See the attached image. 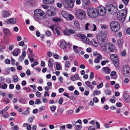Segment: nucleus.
I'll use <instances>...</instances> for the list:
<instances>
[{"instance_id": "1", "label": "nucleus", "mask_w": 130, "mask_h": 130, "mask_svg": "<svg viewBox=\"0 0 130 130\" xmlns=\"http://www.w3.org/2000/svg\"><path fill=\"white\" fill-rule=\"evenodd\" d=\"M87 15L90 18H95L98 16V10L94 8L88 9L87 11Z\"/></svg>"}, {"instance_id": "2", "label": "nucleus", "mask_w": 130, "mask_h": 130, "mask_svg": "<svg viewBox=\"0 0 130 130\" xmlns=\"http://www.w3.org/2000/svg\"><path fill=\"white\" fill-rule=\"evenodd\" d=\"M108 14H115L117 11V8L116 6L112 4L107 5L106 7Z\"/></svg>"}, {"instance_id": "3", "label": "nucleus", "mask_w": 130, "mask_h": 130, "mask_svg": "<svg viewBox=\"0 0 130 130\" xmlns=\"http://www.w3.org/2000/svg\"><path fill=\"white\" fill-rule=\"evenodd\" d=\"M35 17L38 19L42 20L45 18L44 12L40 9H37L34 11Z\"/></svg>"}, {"instance_id": "4", "label": "nucleus", "mask_w": 130, "mask_h": 130, "mask_svg": "<svg viewBox=\"0 0 130 130\" xmlns=\"http://www.w3.org/2000/svg\"><path fill=\"white\" fill-rule=\"evenodd\" d=\"M75 14L77 17L80 20L84 19L87 16L85 11L81 9H78L76 10Z\"/></svg>"}, {"instance_id": "5", "label": "nucleus", "mask_w": 130, "mask_h": 130, "mask_svg": "<svg viewBox=\"0 0 130 130\" xmlns=\"http://www.w3.org/2000/svg\"><path fill=\"white\" fill-rule=\"evenodd\" d=\"M110 27L111 30L115 32L118 31L120 28L119 23L116 21L111 22L110 23Z\"/></svg>"}, {"instance_id": "6", "label": "nucleus", "mask_w": 130, "mask_h": 130, "mask_svg": "<svg viewBox=\"0 0 130 130\" xmlns=\"http://www.w3.org/2000/svg\"><path fill=\"white\" fill-rule=\"evenodd\" d=\"M76 36L84 43L88 44H90L91 43L90 39L84 35L82 34H78L76 35Z\"/></svg>"}, {"instance_id": "7", "label": "nucleus", "mask_w": 130, "mask_h": 130, "mask_svg": "<svg viewBox=\"0 0 130 130\" xmlns=\"http://www.w3.org/2000/svg\"><path fill=\"white\" fill-rule=\"evenodd\" d=\"M97 40L99 43L106 42L107 40V35L105 33H102L98 37Z\"/></svg>"}, {"instance_id": "8", "label": "nucleus", "mask_w": 130, "mask_h": 130, "mask_svg": "<svg viewBox=\"0 0 130 130\" xmlns=\"http://www.w3.org/2000/svg\"><path fill=\"white\" fill-rule=\"evenodd\" d=\"M85 28L87 30L95 31L96 30V27L95 24L87 23L86 24Z\"/></svg>"}, {"instance_id": "9", "label": "nucleus", "mask_w": 130, "mask_h": 130, "mask_svg": "<svg viewBox=\"0 0 130 130\" xmlns=\"http://www.w3.org/2000/svg\"><path fill=\"white\" fill-rule=\"evenodd\" d=\"M98 15L99 14L101 16L104 15L106 13V10L105 8L103 6H99L98 9Z\"/></svg>"}, {"instance_id": "10", "label": "nucleus", "mask_w": 130, "mask_h": 130, "mask_svg": "<svg viewBox=\"0 0 130 130\" xmlns=\"http://www.w3.org/2000/svg\"><path fill=\"white\" fill-rule=\"evenodd\" d=\"M116 47L115 46L111 43H109V46L107 50V52L110 53L115 51Z\"/></svg>"}, {"instance_id": "11", "label": "nucleus", "mask_w": 130, "mask_h": 130, "mask_svg": "<svg viewBox=\"0 0 130 130\" xmlns=\"http://www.w3.org/2000/svg\"><path fill=\"white\" fill-rule=\"evenodd\" d=\"M106 42H104L101 43L100 45L103 50L104 51L107 52V50L109 46V43H107Z\"/></svg>"}, {"instance_id": "12", "label": "nucleus", "mask_w": 130, "mask_h": 130, "mask_svg": "<svg viewBox=\"0 0 130 130\" xmlns=\"http://www.w3.org/2000/svg\"><path fill=\"white\" fill-rule=\"evenodd\" d=\"M54 9L53 7H51L49 9H48L46 11V13L49 16H53L55 14L54 12Z\"/></svg>"}, {"instance_id": "13", "label": "nucleus", "mask_w": 130, "mask_h": 130, "mask_svg": "<svg viewBox=\"0 0 130 130\" xmlns=\"http://www.w3.org/2000/svg\"><path fill=\"white\" fill-rule=\"evenodd\" d=\"M73 49L74 52L76 54L79 53L82 50V48L80 47H78L75 45H74Z\"/></svg>"}, {"instance_id": "14", "label": "nucleus", "mask_w": 130, "mask_h": 130, "mask_svg": "<svg viewBox=\"0 0 130 130\" xmlns=\"http://www.w3.org/2000/svg\"><path fill=\"white\" fill-rule=\"evenodd\" d=\"M16 19L14 18H12L5 21V24H14L16 23Z\"/></svg>"}, {"instance_id": "15", "label": "nucleus", "mask_w": 130, "mask_h": 130, "mask_svg": "<svg viewBox=\"0 0 130 130\" xmlns=\"http://www.w3.org/2000/svg\"><path fill=\"white\" fill-rule=\"evenodd\" d=\"M129 71V67L128 66H125L123 67V72L124 74L125 73L128 74Z\"/></svg>"}, {"instance_id": "16", "label": "nucleus", "mask_w": 130, "mask_h": 130, "mask_svg": "<svg viewBox=\"0 0 130 130\" xmlns=\"http://www.w3.org/2000/svg\"><path fill=\"white\" fill-rule=\"evenodd\" d=\"M67 43L65 41H62L60 42V46L61 48L63 49H66L67 48Z\"/></svg>"}, {"instance_id": "17", "label": "nucleus", "mask_w": 130, "mask_h": 130, "mask_svg": "<svg viewBox=\"0 0 130 130\" xmlns=\"http://www.w3.org/2000/svg\"><path fill=\"white\" fill-rule=\"evenodd\" d=\"M121 15L122 16V18L125 19L126 17L127 12V9L125 8L121 10Z\"/></svg>"}, {"instance_id": "18", "label": "nucleus", "mask_w": 130, "mask_h": 130, "mask_svg": "<svg viewBox=\"0 0 130 130\" xmlns=\"http://www.w3.org/2000/svg\"><path fill=\"white\" fill-rule=\"evenodd\" d=\"M102 71L107 74H109L111 71V70L108 67H103L102 69Z\"/></svg>"}, {"instance_id": "19", "label": "nucleus", "mask_w": 130, "mask_h": 130, "mask_svg": "<svg viewBox=\"0 0 130 130\" xmlns=\"http://www.w3.org/2000/svg\"><path fill=\"white\" fill-rule=\"evenodd\" d=\"M110 57L113 62L116 61H118V59L117 55L115 54H111L110 55Z\"/></svg>"}, {"instance_id": "20", "label": "nucleus", "mask_w": 130, "mask_h": 130, "mask_svg": "<svg viewBox=\"0 0 130 130\" xmlns=\"http://www.w3.org/2000/svg\"><path fill=\"white\" fill-rule=\"evenodd\" d=\"M123 40L121 39H119L117 41V44L119 48H121L122 47L123 44Z\"/></svg>"}, {"instance_id": "21", "label": "nucleus", "mask_w": 130, "mask_h": 130, "mask_svg": "<svg viewBox=\"0 0 130 130\" xmlns=\"http://www.w3.org/2000/svg\"><path fill=\"white\" fill-rule=\"evenodd\" d=\"M20 49L17 48L14 50L12 52V54L14 56H17L20 53Z\"/></svg>"}, {"instance_id": "22", "label": "nucleus", "mask_w": 130, "mask_h": 130, "mask_svg": "<svg viewBox=\"0 0 130 130\" xmlns=\"http://www.w3.org/2000/svg\"><path fill=\"white\" fill-rule=\"evenodd\" d=\"M124 97L125 100L127 102H129L130 101V96L128 94L125 93L124 94Z\"/></svg>"}, {"instance_id": "23", "label": "nucleus", "mask_w": 130, "mask_h": 130, "mask_svg": "<svg viewBox=\"0 0 130 130\" xmlns=\"http://www.w3.org/2000/svg\"><path fill=\"white\" fill-rule=\"evenodd\" d=\"M102 56L100 54L98 55L97 58L95 59L94 60V62L96 63H99L100 62V60H102Z\"/></svg>"}, {"instance_id": "24", "label": "nucleus", "mask_w": 130, "mask_h": 130, "mask_svg": "<svg viewBox=\"0 0 130 130\" xmlns=\"http://www.w3.org/2000/svg\"><path fill=\"white\" fill-rule=\"evenodd\" d=\"M79 79L80 77L77 74H76L74 76L72 77L71 78V79L73 81H74Z\"/></svg>"}, {"instance_id": "25", "label": "nucleus", "mask_w": 130, "mask_h": 130, "mask_svg": "<svg viewBox=\"0 0 130 130\" xmlns=\"http://www.w3.org/2000/svg\"><path fill=\"white\" fill-rule=\"evenodd\" d=\"M10 15L9 12L7 11H3V17L6 18L8 17Z\"/></svg>"}, {"instance_id": "26", "label": "nucleus", "mask_w": 130, "mask_h": 130, "mask_svg": "<svg viewBox=\"0 0 130 130\" xmlns=\"http://www.w3.org/2000/svg\"><path fill=\"white\" fill-rule=\"evenodd\" d=\"M54 61L52 58L50 59L49 60L48 62V66L49 67H52L53 64L54 63Z\"/></svg>"}, {"instance_id": "27", "label": "nucleus", "mask_w": 130, "mask_h": 130, "mask_svg": "<svg viewBox=\"0 0 130 130\" xmlns=\"http://www.w3.org/2000/svg\"><path fill=\"white\" fill-rule=\"evenodd\" d=\"M55 64L56 65V68L57 70H59L62 69L61 64L60 63L56 62Z\"/></svg>"}, {"instance_id": "28", "label": "nucleus", "mask_w": 130, "mask_h": 130, "mask_svg": "<svg viewBox=\"0 0 130 130\" xmlns=\"http://www.w3.org/2000/svg\"><path fill=\"white\" fill-rule=\"evenodd\" d=\"M43 2L45 4H52L54 2V0H43Z\"/></svg>"}, {"instance_id": "29", "label": "nucleus", "mask_w": 130, "mask_h": 130, "mask_svg": "<svg viewBox=\"0 0 130 130\" xmlns=\"http://www.w3.org/2000/svg\"><path fill=\"white\" fill-rule=\"evenodd\" d=\"M86 85L89 88L92 89L93 88V86L91 84V83L89 81L85 82Z\"/></svg>"}, {"instance_id": "30", "label": "nucleus", "mask_w": 130, "mask_h": 130, "mask_svg": "<svg viewBox=\"0 0 130 130\" xmlns=\"http://www.w3.org/2000/svg\"><path fill=\"white\" fill-rule=\"evenodd\" d=\"M13 81L14 82H18L19 80V78L16 75H14L12 76Z\"/></svg>"}, {"instance_id": "31", "label": "nucleus", "mask_w": 130, "mask_h": 130, "mask_svg": "<svg viewBox=\"0 0 130 130\" xmlns=\"http://www.w3.org/2000/svg\"><path fill=\"white\" fill-rule=\"evenodd\" d=\"M3 32L4 33L7 35H10V32L9 30L7 28H4L3 29Z\"/></svg>"}, {"instance_id": "32", "label": "nucleus", "mask_w": 130, "mask_h": 130, "mask_svg": "<svg viewBox=\"0 0 130 130\" xmlns=\"http://www.w3.org/2000/svg\"><path fill=\"white\" fill-rule=\"evenodd\" d=\"M66 2L67 3V5L69 7H72L73 6L74 3L71 2H70L67 1H66Z\"/></svg>"}, {"instance_id": "33", "label": "nucleus", "mask_w": 130, "mask_h": 130, "mask_svg": "<svg viewBox=\"0 0 130 130\" xmlns=\"http://www.w3.org/2000/svg\"><path fill=\"white\" fill-rule=\"evenodd\" d=\"M74 24L75 26L78 29L80 28V25L78 22L77 21H75L74 22Z\"/></svg>"}, {"instance_id": "34", "label": "nucleus", "mask_w": 130, "mask_h": 130, "mask_svg": "<svg viewBox=\"0 0 130 130\" xmlns=\"http://www.w3.org/2000/svg\"><path fill=\"white\" fill-rule=\"evenodd\" d=\"M50 108L52 112H54L56 109V107L55 106H50Z\"/></svg>"}, {"instance_id": "35", "label": "nucleus", "mask_w": 130, "mask_h": 130, "mask_svg": "<svg viewBox=\"0 0 130 130\" xmlns=\"http://www.w3.org/2000/svg\"><path fill=\"white\" fill-rule=\"evenodd\" d=\"M61 14L62 16L65 18H67L68 15V13L65 11H62L61 12Z\"/></svg>"}, {"instance_id": "36", "label": "nucleus", "mask_w": 130, "mask_h": 130, "mask_svg": "<svg viewBox=\"0 0 130 130\" xmlns=\"http://www.w3.org/2000/svg\"><path fill=\"white\" fill-rule=\"evenodd\" d=\"M91 41L92 44L95 47H97L98 45V43L96 42L95 40L93 39Z\"/></svg>"}, {"instance_id": "37", "label": "nucleus", "mask_w": 130, "mask_h": 130, "mask_svg": "<svg viewBox=\"0 0 130 130\" xmlns=\"http://www.w3.org/2000/svg\"><path fill=\"white\" fill-rule=\"evenodd\" d=\"M93 93V95L94 96L95 95H98L100 94L101 92L99 90H95L94 91Z\"/></svg>"}, {"instance_id": "38", "label": "nucleus", "mask_w": 130, "mask_h": 130, "mask_svg": "<svg viewBox=\"0 0 130 130\" xmlns=\"http://www.w3.org/2000/svg\"><path fill=\"white\" fill-rule=\"evenodd\" d=\"M45 107L44 106H42L39 107V111L40 112H41L45 110Z\"/></svg>"}, {"instance_id": "39", "label": "nucleus", "mask_w": 130, "mask_h": 130, "mask_svg": "<svg viewBox=\"0 0 130 130\" xmlns=\"http://www.w3.org/2000/svg\"><path fill=\"white\" fill-rule=\"evenodd\" d=\"M105 94L107 95H109L111 94V91L109 90L106 89L105 91Z\"/></svg>"}, {"instance_id": "40", "label": "nucleus", "mask_w": 130, "mask_h": 130, "mask_svg": "<svg viewBox=\"0 0 130 130\" xmlns=\"http://www.w3.org/2000/svg\"><path fill=\"white\" fill-rule=\"evenodd\" d=\"M83 3L85 4L86 5H88L90 3L89 0H83Z\"/></svg>"}, {"instance_id": "41", "label": "nucleus", "mask_w": 130, "mask_h": 130, "mask_svg": "<svg viewBox=\"0 0 130 130\" xmlns=\"http://www.w3.org/2000/svg\"><path fill=\"white\" fill-rule=\"evenodd\" d=\"M74 128L78 130L81 128V126L80 125H75Z\"/></svg>"}, {"instance_id": "42", "label": "nucleus", "mask_w": 130, "mask_h": 130, "mask_svg": "<svg viewBox=\"0 0 130 130\" xmlns=\"http://www.w3.org/2000/svg\"><path fill=\"white\" fill-rule=\"evenodd\" d=\"M29 52L30 56L31 57H34V55L32 54V52L29 48H28V51Z\"/></svg>"}, {"instance_id": "43", "label": "nucleus", "mask_w": 130, "mask_h": 130, "mask_svg": "<svg viewBox=\"0 0 130 130\" xmlns=\"http://www.w3.org/2000/svg\"><path fill=\"white\" fill-rule=\"evenodd\" d=\"M14 108L19 112H21L22 111V109L18 106H15Z\"/></svg>"}, {"instance_id": "44", "label": "nucleus", "mask_w": 130, "mask_h": 130, "mask_svg": "<svg viewBox=\"0 0 130 130\" xmlns=\"http://www.w3.org/2000/svg\"><path fill=\"white\" fill-rule=\"evenodd\" d=\"M29 111L28 110H25L22 113V114L24 115H27L29 114Z\"/></svg>"}, {"instance_id": "45", "label": "nucleus", "mask_w": 130, "mask_h": 130, "mask_svg": "<svg viewBox=\"0 0 130 130\" xmlns=\"http://www.w3.org/2000/svg\"><path fill=\"white\" fill-rule=\"evenodd\" d=\"M7 85L6 84L3 85L2 86H0V88L4 89H6L7 87Z\"/></svg>"}, {"instance_id": "46", "label": "nucleus", "mask_w": 130, "mask_h": 130, "mask_svg": "<svg viewBox=\"0 0 130 130\" xmlns=\"http://www.w3.org/2000/svg\"><path fill=\"white\" fill-rule=\"evenodd\" d=\"M65 66L67 67H69L70 66V63L69 61H67L65 63Z\"/></svg>"}, {"instance_id": "47", "label": "nucleus", "mask_w": 130, "mask_h": 130, "mask_svg": "<svg viewBox=\"0 0 130 130\" xmlns=\"http://www.w3.org/2000/svg\"><path fill=\"white\" fill-rule=\"evenodd\" d=\"M34 117L33 116H32L31 117L29 118L28 120V121L29 123H31L34 120Z\"/></svg>"}, {"instance_id": "48", "label": "nucleus", "mask_w": 130, "mask_h": 130, "mask_svg": "<svg viewBox=\"0 0 130 130\" xmlns=\"http://www.w3.org/2000/svg\"><path fill=\"white\" fill-rule=\"evenodd\" d=\"M11 129L13 130H18L19 128L18 126L16 125L14 126L13 127H12Z\"/></svg>"}, {"instance_id": "49", "label": "nucleus", "mask_w": 130, "mask_h": 130, "mask_svg": "<svg viewBox=\"0 0 130 130\" xmlns=\"http://www.w3.org/2000/svg\"><path fill=\"white\" fill-rule=\"evenodd\" d=\"M38 63L36 61H34L33 63L31 64V67L32 68H34L35 66L38 65Z\"/></svg>"}, {"instance_id": "50", "label": "nucleus", "mask_w": 130, "mask_h": 130, "mask_svg": "<svg viewBox=\"0 0 130 130\" xmlns=\"http://www.w3.org/2000/svg\"><path fill=\"white\" fill-rule=\"evenodd\" d=\"M9 108V107H6L0 113L1 114H3Z\"/></svg>"}, {"instance_id": "51", "label": "nucleus", "mask_w": 130, "mask_h": 130, "mask_svg": "<svg viewBox=\"0 0 130 130\" xmlns=\"http://www.w3.org/2000/svg\"><path fill=\"white\" fill-rule=\"evenodd\" d=\"M68 32H69V35H71L72 34H73L74 32V30L70 29L68 30Z\"/></svg>"}, {"instance_id": "52", "label": "nucleus", "mask_w": 130, "mask_h": 130, "mask_svg": "<svg viewBox=\"0 0 130 130\" xmlns=\"http://www.w3.org/2000/svg\"><path fill=\"white\" fill-rule=\"evenodd\" d=\"M45 34L46 36H49L51 35V33L50 31L48 30L45 32Z\"/></svg>"}, {"instance_id": "53", "label": "nucleus", "mask_w": 130, "mask_h": 130, "mask_svg": "<svg viewBox=\"0 0 130 130\" xmlns=\"http://www.w3.org/2000/svg\"><path fill=\"white\" fill-rule=\"evenodd\" d=\"M122 2L126 5L128 4L129 0H121Z\"/></svg>"}, {"instance_id": "54", "label": "nucleus", "mask_w": 130, "mask_h": 130, "mask_svg": "<svg viewBox=\"0 0 130 130\" xmlns=\"http://www.w3.org/2000/svg\"><path fill=\"white\" fill-rule=\"evenodd\" d=\"M88 130H95V127L94 126H91L88 128Z\"/></svg>"}, {"instance_id": "55", "label": "nucleus", "mask_w": 130, "mask_h": 130, "mask_svg": "<svg viewBox=\"0 0 130 130\" xmlns=\"http://www.w3.org/2000/svg\"><path fill=\"white\" fill-rule=\"evenodd\" d=\"M36 96L38 97H39L41 96V93L39 91H37L36 92Z\"/></svg>"}, {"instance_id": "56", "label": "nucleus", "mask_w": 130, "mask_h": 130, "mask_svg": "<svg viewBox=\"0 0 130 130\" xmlns=\"http://www.w3.org/2000/svg\"><path fill=\"white\" fill-rule=\"evenodd\" d=\"M42 99L43 103H46L47 102V100L46 98L43 97Z\"/></svg>"}, {"instance_id": "57", "label": "nucleus", "mask_w": 130, "mask_h": 130, "mask_svg": "<svg viewBox=\"0 0 130 130\" xmlns=\"http://www.w3.org/2000/svg\"><path fill=\"white\" fill-rule=\"evenodd\" d=\"M63 33L64 35H69V32H68V30H65L63 31Z\"/></svg>"}, {"instance_id": "58", "label": "nucleus", "mask_w": 130, "mask_h": 130, "mask_svg": "<svg viewBox=\"0 0 130 130\" xmlns=\"http://www.w3.org/2000/svg\"><path fill=\"white\" fill-rule=\"evenodd\" d=\"M103 86V83L102 82L99 85L97 86V88L98 89H99L102 87Z\"/></svg>"}, {"instance_id": "59", "label": "nucleus", "mask_w": 130, "mask_h": 130, "mask_svg": "<svg viewBox=\"0 0 130 130\" xmlns=\"http://www.w3.org/2000/svg\"><path fill=\"white\" fill-rule=\"evenodd\" d=\"M113 63L115 65L116 67H118V61H115V62H113Z\"/></svg>"}, {"instance_id": "60", "label": "nucleus", "mask_w": 130, "mask_h": 130, "mask_svg": "<svg viewBox=\"0 0 130 130\" xmlns=\"http://www.w3.org/2000/svg\"><path fill=\"white\" fill-rule=\"evenodd\" d=\"M83 106H80L76 110L75 112L76 113H77L79 112L81 108H83Z\"/></svg>"}, {"instance_id": "61", "label": "nucleus", "mask_w": 130, "mask_h": 130, "mask_svg": "<svg viewBox=\"0 0 130 130\" xmlns=\"http://www.w3.org/2000/svg\"><path fill=\"white\" fill-rule=\"evenodd\" d=\"M101 28L103 29H105L107 28V26L106 25H102L101 26Z\"/></svg>"}, {"instance_id": "62", "label": "nucleus", "mask_w": 130, "mask_h": 130, "mask_svg": "<svg viewBox=\"0 0 130 130\" xmlns=\"http://www.w3.org/2000/svg\"><path fill=\"white\" fill-rule=\"evenodd\" d=\"M5 62L6 64H9L10 63V60L8 59H6L5 60Z\"/></svg>"}, {"instance_id": "63", "label": "nucleus", "mask_w": 130, "mask_h": 130, "mask_svg": "<svg viewBox=\"0 0 130 130\" xmlns=\"http://www.w3.org/2000/svg\"><path fill=\"white\" fill-rule=\"evenodd\" d=\"M64 109L63 108H60L59 109V111L60 113L61 114L64 111Z\"/></svg>"}, {"instance_id": "64", "label": "nucleus", "mask_w": 130, "mask_h": 130, "mask_svg": "<svg viewBox=\"0 0 130 130\" xmlns=\"http://www.w3.org/2000/svg\"><path fill=\"white\" fill-rule=\"evenodd\" d=\"M66 129V126L65 125H63L61 126L60 128V130H65Z\"/></svg>"}]
</instances>
